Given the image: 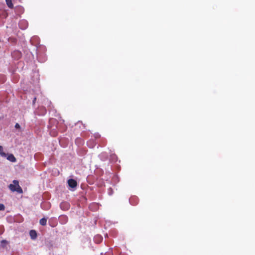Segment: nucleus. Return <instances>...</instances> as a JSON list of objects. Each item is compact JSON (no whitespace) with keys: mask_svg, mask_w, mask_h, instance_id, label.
Returning <instances> with one entry per match:
<instances>
[{"mask_svg":"<svg viewBox=\"0 0 255 255\" xmlns=\"http://www.w3.org/2000/svg\"><path fill=\"white\" fill-rule=\"evenodd\" d=\"M8 187L12 192H17L18 193H22L23 192L22 189L19 186L17 180H13L12 184H9Z\"/></svg>","mask_w":255,"mask_h":255,"instance_id":"nucleus-1","label":"nucleus"},{"mask_svg":"<svg viewBox=\"0 0 255 255\" xmlns=\"http://www.w3.org/2000/svg\"><path fill=\"white\" fill-rule=\"evenodd\" d=\"M68 185L71 188L76 187L77 185V183L76 180L73 179H69L68 181Z\"/></svg>","mask_w":255,"mask_h":255,"instance_id":"nucleus-2","label":"nucleus"},{"mask_svg":"<svg viewBox=\"0 0 255 255\" xmlns=\"http://www.w3.org/2000/svg\"><path fill=\"white\" fill-rule=\"evenodd\" d=\"M129 202L131 205H135L138 203V199L136 197H133L129 199Z\"/></svg>","mask_w":255,"mask_h":255,"instance_id":"nucleus-3","label":"nucleus"},{"mask_svg":"<svg viewBox=\"0 0 255 255\" xmlns=\"http://www.w3.org/2000/svg\"><path fill=\"white\" fill-rule=\"evenodd\" d=\"M29 235L31 239L34 240L37 237V233L35 230H32L29 232Z\"/></svg>","mask_w":255,"mask_h":255,"instance_id":"nucleus-4","label":"nucleus"},{"mask_svg":"<svg viewBox=\"0 0 255 255\" xmlns=\"http://www.w3.org/2000/svg\"><path fill=\"white\" fill-rule=\"evenodd\" d=\"M69 204L66 202H63L60 204V207L63 210H68L69 208Z\"/></svg>","mask_w":255,"mask_h":255,"instance_id":"nucleus-5","label":"nucleus"},{"mask_svg":"<svg viewBox=\"0 0 255 255\" xmlns=\"http://www.w3.org/2000/svg\"><path fill=\"white\" fill-rule=\"evenodd\" d=\"M7 159L11 162H15L16 161V158L12 154L8 155L7 157Z\"/></svg>","mask_w":255,"mask_h":255,"instance_id":"nucleus-6","label":"nucleus"},{"mask_svg":"<svg viewBox=\"0 0 255 255\" xmlns=\"http://www.w3.org/2000/svg\"><path fill=\"white\" fill-rule=\"evenodd\" d=\"M47 223V219L45 218H43L39 221V223L42 226H45Z\"/></svg>","mask_w":255,"mask_h":255,"instance_id":"nucleus-7","label":"nucleus"},{"mask_svg":"<svg viewBox=\"0 0 255 255\" xmlns=\"http://www.w3.org/2000/svg\"><path fill=\"white\" fill-rule=\"evenodd\" d=\"M5 1H6V4L8 6V7L10 8H12L13 7V5L12 3L11 0H5Z\"/></svg>","mask_w":255,"mask_h":255,"instance_id":"nucleus-8","label":"nucleus"},{"mask_svg":"<svg viewBox=\"0 0 255 255\" xmlns=\"http://www.w3.org/2000/svg\"><path fill=\"white\" fill-rule=\"evenodd\" d=\"M0 154L2 156H5V154L3 151V147L1 145H0Z\"/></svg>","mask_w":255,"mask_h":255,"instance_id":"nucleus-9","label":"nucleus"},{"mask_svg":"<svg viewBox=\"0 0 255 255\" xmlns=\"http://www.w3.org/2000/svg\"><path fill=\"white\" fill-rule=\"evenodd\" d=\"M5 209V207L3 204L0 203V211H3Z\"/></svg>","mask_w":255,"mask_h":255,"instance_id":"nucleus-10","label":"nucleus"},{"mask_svg":"<svg viewBox=\"0 0 255 255\" xmlns=\"http://www.w3.org/2000/svg\"><path fill=\"white\" fill-rule=\"evenodd\" d=\"M15 128H20V125L16 123L15 125Z\"/></svg>","mask_w":255,"mask_h":255,"instance_id":"nucleus-11","label":"nucleus"},{"mask_svg":"<svg viewBox=\"0 0 255 255\" xmlns=\"http://www.w3.org/2000/svg\"><path fill=\"white\" fill-rule=\"evenodd\" d=\"M95 238H96H96H98V239H99V240H100V241L102 240V238L101 237H100V236H97V237H95Z\"/></svg>","mask_w":255,"mask_h":255,"instance_id":"nucleus-12","label":"nucleus"},{"mask_svg":"<svg viewBox=\"0 0 255 255\" xmlns=\"http://www.w3.org/2000/svg\"><path fill=\"white\" fill-rule=\"evenodd\" d=\"M36 100V97H35V98L33 99V102H32L33 104L35 103Z\"/></svg>","mask_w":255,"mask_h":255,"instance_id":"nucleus-13","label":"nucleus"},{"mask_svg":"<svg viewBox=\"0 0 255 255\" xmlns=\"http://www.w3.org/2000/svg\"><path fill=\"white\" fill-rule=\"evenodd\" d=\"M6 241L5 240H2L1 241V244H6Z\"/></svg>","mask_w":255,"mask_h":255,"instance_id":"nucleus-14","label":"nucleus"}]
</instances>
